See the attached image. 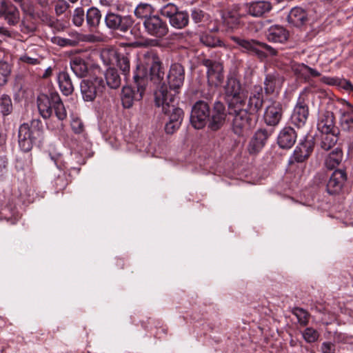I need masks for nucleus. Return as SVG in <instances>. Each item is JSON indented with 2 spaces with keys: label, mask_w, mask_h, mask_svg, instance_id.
I'll use <instances>...</instances> for the list:
<instances>
[{
  "label": "nucleus",
  "mask_w": 353,
  "mask_h": 353,
  "mask_svg": "<svg viewBox=\"0 0 353 353\" xmlns=\"http://www.w3.org/2000/svg\"><path fill=\"white\" fill-rule=\"evenodd\" d=\"M149 69L144 65H137L134 75L137 89L125 86L121 92V101L125 108H130L135 101H140L148 84H161L163 80L164 71L162 70L161 62L158 58L152 56L148 58Z\"/></svg>",
  "instance_id": "f257e3e1"
},
{
  "label": "nucleus",
  "mask_w": 353,
  "mask_h": 353,
  "mask_svg": "<svg viewBox=\"0 0 353 353\" xmlns=\"http://www.w3.org/2000/svg\"><path fill=\"white\" fill-rule=\"evenodd\" d=\"M154 101L157 107L161 108L163 112L169 114V121L166 123L165 130L168 134H172L180 127L183 112L181 108L174 106V94L168 93V87L164 83L155 91Z\"/></svg>",
  "instance_id": "f03ea898"
},
{
  "label": "nucleus",
  "mask_w": 353,
  "mask_h": 353,
  "mask_svg": "<svg viewBox=\"0 0 353 353\" xmlns=\"http://www.w3.org/2000/svg\"><path fill=\"white\" fill-rule=\"evenodd\" d=\"M43 139L42 126L38 121L24 123L19 128V146L23 152H29L33 145Z\"/></svg>",
  "instance_id": "7ed1b4c3"
},
{
  "label": "nucleus",
  "mask_w": 353,
  "mask_h": 353,
  "mask_svg": "<svg viewBox=\"0 0 353 353\" xmlns=\"http://www.w3.org/2000/svg\"><path fill=\"white\" fill-rule=\"evenodd\" d=\"M37 106L40 114L44 119L51 117L52 108L59 120L63 121L67 117L64 105L57 93H51L50 96L40 94L37 98Z\"/></svg>",
  "instance_id": "20e7f679"
},
{
  "label": "nucleus",
  "mask_w": 353,
  "mask_h": 353,
  "mask_svg": "<svg viewBox=\"0 0 353 353\" xmlns=\"http://www.w3.org/2000/svg\"><path fill=\"white\" fill-rule=\"evenodd\" d=\"M224 90L225 96L229 101L230 108L234 103L236 105H240L241 106L243 105L245 97L243 94L241 85L238 79L234 77H228Z\"/></svg>",
  "instance_id": "39448f33"
},
{
  "label": "nucleus",
  "mask_w": 353,
  "mask_h": 353,
  "mask_svg": "<svg viewBox=\"0 0 353 353\" xmlns=\"http://www.w3.org/2000/svg\"><path fill=\"white\" fill-rule=\"evenodd\" d=\"M210 108L207 103L198 101L192 107L190 122L196 129L203 128L207 123L210 117Z\"/></svg>",
  "instance_id": "423d86ee"
},
{
  "label": "nucleus",
  "mask_w": 353,
  "mask_h": 353,
  "mask_svg": "<svg viewBox=\"0 0 353 353\" xmlns=\"http://www.w3.org/2000/svg\"><path fill=\"white\" fill-rule=\"evenodd\" d=\"M202 63L207 68V77L209 84L214 86L220 85L224 78L222 63L210 59H203Z\"/></svg>",
  "instance_id": "0eeeda50"
},
{
  "label": "nucleus",
  "mask_w": 353,
  "mask_h": 353,
  "mask_svg": "<svg viewBox=\"0 0 353 353\" xmlns=\"http://www.w3.org/2000/svg\"><path fill=\"white\" fill-rule=\"evenodd\" d=\"M105 23L110 29L125 32L131 28L134 21L129 15L121 16L110 12L105 17Z\"/></svg>",
  "instance_id": "6e6552de"
},
{
  "label": "nucleus",
  "mask_w": 353,
  "mask_h": 353,
  "mask_svg": "<svg viewBox=\"0 0 353 353\" xmlns=\"http://www.w3.org/2000/svg\"><path fill=\"white\" fill-rule=\"evenodd\" d=\"M103 88V81L98 77L92 80H84L81 83L83 99L87 101H93L99 94L102 92Z\"/></svg>",
  "instance_id": "1a4fd4ad"
},
{
  "label": "nucleus",
  "mask_w": 353,
  "mask_h": 353,
  "mask_svg": "<svg viewBox=\"0 0 353 353\" xmlns=\"http://www.w3.org/2000/svg\"><path fill=\"white\" fill-rule=\"evenodd\" d=\"M230 39L241 47L243 51L256 56L261 61L265 59V43L254 39L247 40L235 36H232Z\"/></svg>",
  "instance_id": "9d476101"
},
{
  "label": "nucleus",
  "mask_w": 353,
  "mask_h": 353,
  "mask_svg": "<svg viewBox=\"0 0 353 353\" xmlns=\"http://www.w3.org/2000/svg\"><path fill=\"white\" fill-rule=\"evenodd\" d=\"M143 26L150 35L157 38L165 36L168 32L167 23L157 15H152V17L145 19Z\"/></svg>",
  "instance_id": "9b49d317"
},
{
  "label": "nucleus",
  "mask_w": 353,
  "mask_h": 353,
  "mask_svg": "<svg viewBox=\"0 0 353 353\" xmlns=\"http://www.w3.org/2000/svg\"><path fill=\"white\" fill-rule=\"evenodd\" d=\"M242 105H237L234 112V117L233 119V130L235 134L241 135L244 131L248 130L250 128V116L248 112L243 110Z\"/></svg>",
  "instance_id": "f8f14e48"
},
{
  "label": "nucleus",
  "mask_w": 353,
  "mask_h": 353,
  "mask_svg": "<svg viewBox=\"0 0 353 353\" xmlns=\"http://www.w3.org/2000/svg\"><path fill=\"white\" fill-rule=\"evenodd\" d=\"M226 116L225 105L219 101L215 102L208 119V128L213 131L218 130L225 123Z\"/></svg>",
  "instance_id": "ddd939ff"
},
{
  "label": "nucleus",
  "mask_w": 353,
  "mask_h": 353,
  "mask_svg": "<svg viewBox=\"0 0 353 353\" xmlns=\"http://www.w3.org/2000/svg\"><path fill=\"white\" fill-rule=\"evenodd\" d=\"M283 115L282 108L279 101L272 99L266 100V125H277Z\"/></svg>",
  "instance_id": "4468645a"
},
{
  "label": "nucleus",
  "mask_w": 353,
  "mask_h": 353,
  "mask_svg": "<svg viewBox=\"0 0 353 353\" xmlns=\"http://www.w3.org/2000/svg\"><path fill=\"white\" fill-rule=\"evenodd\" d=\"M184 79L185 72L183 67L178 63H172L168 74L170 88L172 90L179 89L183 85Z\"/></svg>",
  "instance_id": "2eb2a0df"
},
{
  "label": "nucleus",
  "mask_w": 353,
  "mask_h": 353,
  "mask_svg": "<svg viewBox=\"0 0 353 353\" xmlns=\"http://www.w3.org/2000/svg\"><path fill=\"white\" fill-rule=\"evenodd\" d=\"M309 115V109L304 99L299 98L291 117L292 122L298 128L303 126Z\"/></svg>",
  "instance_id": "dca6fc26"
},
{
  "label": "nucleus",
  "mask_w": 353,
  "mask_h": 353,
  "mask_svg": "<svg viewBox=\"0 0 353 353\" xmlns=\"http://www.w3.org/2000/svg\"><path fill=\"white\" fill-rule=\"evenodd\" d=\"M347 180V174L343 170H336L331 175L327 183V191L330 194H337L341 192Z\"/></svg>",
  "instance_id": "f3484780"
},
{
  "label": "nucleus",
  "mask_w": 353,
  "mask_h": 353,
  "mask_svg": "<svg viewBox=\"0 0 353 353\" xmlns=\"http://www.w3.org/2000/svg\"><path fill=\"white\" fill-rule=\"evenodd\" d=\"M0 17H3L9 25L14 26L19 21L20 14L14 5L1 1H0Z\"/></svg>",
  "instance_id": "a211bd4d"
},
{
  "label": "nucleus",
  "mask_w": 353,
  "mask_h": 353,
  "mask_svg": "<svg viewBox=\"0 0 353 353\" xmlns=\"http://www.w3.org/2000/svg\"><path fill=\"white\" fill-rule=\"evenodd\" d=\"M70 65L73 73L79 78L86 77L90 68L87 58L81 56L72 57Z\"/></svg>",
  "instance_id": "6ab92c4d"
},
{
  "label": "nucleus",
  "mask_w": 353,
  "mask_h": 353,
  "mask_svg": "<svg viewBox=\"0 0 353 353\" xmlns=\"http://www.w3.org/2000/svg\"><path fill=\"white\" fill-rule=\"evenodd\" d=\"M313 150V145L311 141H305L301 142L296 147L290 159V163L303 162L310 155Z\"/></svg>",
  "instance_id": "aec40b11"
},
{
  "label": "nucleus",
  "mask_w": 353,
  "mask_h": 353,
  "mask_svg": "<svg viewBox=\"0 0 353 353\" xmlns=\"http://www.w3.org/2000/svg\"><path fill=\"white\" fill-rule=\"evenodd\" d=\"M297 134L291 127L283 128L277 137V143L280 148L283 149L291 148L296 142Z\"/></svg>",
  "instance_id": "412c9836"
},
{
  "label": "nucleus",
  "mask_w": 353,
  "mask_h": 353,
  "mask_svg": "<svg viewBox=\"0 0 353 353\" xmlns=\"http://www.w3.org/2000/svg\"><path fill=\"white\" fill-rule=\"evenodd\" d=\"M317 128L322 133L338 130L334 124V116L333 112L330 111L322 112L318 119Z\"/></svg>",
  "instance_id": "4be33fe9"
},
{
  "label": "nucleus",
  "mask_w": 353,
  "mask_h": 353,
  "mask_svg": "<svg viewBox=\"0 0 353 353\" xmlns=\"http://www.w3.org/2000/svg\"><path fill=\"white\" fill-rule=\"evenodd\" d=\"M59 85L61 92L68 96L74 91V86L69 74L67 72H60L57 76Z\"/></svg>",
  "instance_id": "5701e85b"
},
{
  "label": "nucleus",
  "mask_w": 353,
  "mask_h": 353,
  "mask_svg": "<svg viewBox=\"0 0 353 353\" xmlns=\"http://www.w3.org/2000/svg\"><path fill=\"white\" fill-rule=\"evenodd\" d=\"M170 24L177 29H182L188 26L189 23V14L185 10L179 8L174 15L169 21Z\"/></svg>",
  "instance_id": "b1692460"
},
{
  "label": "nucleus",
  "mask_w": 353,
  "mask_h": 353,
  "mask_svg": "<svg viewBox=\"0 0 353 353\" xmlns=\"http://www.w3.org/2000/svg\"><path fill=\"white\" fill-rule=\"evenodd\" d=\"M306 19V13L301 8H292L288 16V22L294 26H302L305 22Z\"/></svg>",
  "instance_id": "393cba45"
},
{
  "label": "nucleus",
  "mask_w": 353,
  "mask_h": 353,
  "mask_svg": "<svg viewBox=\"0 0 353 353\" xmlns=\"http://www.w3.org/2000/svg\"><path fill=\"white\" fill-rule=\"evenodd\" d=\"M268 39L272 42L282 43L287 40L288 34L285 30L281 26H272L268 29V34L266 35Z\"/></svg>",
  "instance_id": "a878e982"
},
{
  "label": "nucleus",
  "mask_w": 353,
  "mask_h": 353,
  "mask_svg": "<svg viewBox=\"0 0 353 353\" xmlns=\"http://www.w3.org/2000/svg\"><path fill=\"white\" fill-rule=\"evenodd\" d=\"M101 20L100 10L94 7L89 8L86 12V23L90 29L94 30L98 28Z\"/></svg>",
  "instance_id": "bb28decb"
},
{
  "label": "nucleus",
  "mask_w": 353,
  "mask_h": 353,
  "mask_svg": "<svg viewBox=\"0 0 353 353\" xmlns=\"http://www.w3.org/2000/svg\"><path fill=\"white\" fill-rule=\"evenodd\" d=\"M343 157V152L341 149H334L325 158V165L326 168L330 170L336 168L341 163Z\"/></svg>",
  "instance_id": "cd10ccee"
},
{
  "label": "nucleus",
  "mask_w": 353,
  "mask_h": 353,
  "mask_svg": "<svg viewBox=\"0 0 353 353\" xmlns=\"http://www.w3.org/2000/svg\"><path fill=\"white\" fill-rule=\"evenodd\" d=\"M249 104L250 108L258 111L261 110L263 104V89L261 86H255L252 95L250 98Z\"/></svg>",
  "instance_id": "c85d7f7f"
},
{
  "label": "nucleus",
  "mask_w": 353,
  "mask_h": 353,
  "mask_svg": "<svg viewBox=\"0 0 353 353\" xmlns=\"http://www.w3.org/2000/svg\"><path fill=\"white\" fill-rule=\"evenodd\" d=\"M340 121L343 130H353V107L351 104L347 103V109L342 112Z\"/></svg>",
  "instance_id": "c756f323"
},
{
  "label": "nucleus",
  "mask_w": 353,
  "mask_h": 353,
  "mask_svg": "<svg viewBox=\"0 0 353 353\" xmlns=\"http://www.w3.org/2000/svg\"><path fill=\"white\" fill-rule=\"evenodd\" d=\"M265 130H260L255 134L254 138L249 144L250 153H256L260 151L264 145Z\"/></svg>",
  "instance_id": "7c9ffc66"
},
{
  "label": "nucleus",
  "mask_w": 353,
  "mask_h": 353,
  "mask_svg": "<svg viewBox=\"0 0 353 353\" xmlns=\"http://www.w3.org/2000/svg\"><path fill=\"white\" fill-rule=\"evenodd\" d=\"M106 83L112 89H116L121 85V78L117 71L111 67L105 73Z\"/></svg>",
  "instance_id": "2f4dec72"
},
{
  "label": "nucleus",
  "mask_w": 353,
  "mask_h": 353,
  "mask_svg": "<svg viewBox=\"0 0 353 353\" xmlns=\"http://www.w3.org/2000/svg\"><path fill=\"white\" fill-rule=\"evenodd\" d=\"M154 10L152 6L147 3H141L136 7L134 14L137 18L147 19L152 17Z\"/></svg>",
  "instance_id": "473e14b6"
},
{
  "label": "nucleus",
  "mask_w": 353,
  "mask_h": 353,
  "mask_svg": "<svg viewBox=\"0 0 353 353\" xmlns=\"http://www.w3.org/2000/svg\"><path fill=\"white\" fill-rule=\"evenodd\" d=\"M338 130H334L331 132L323 133L324 136L322 137L321 147L325 150H328L335 145L338 141Z\"/></svg>",
  "instance_id": "72a5a7b5"
},
{
  "label": "nucleus",
  "mask_w": 353,
  "mask_h": 353,
  "mask_svg": "<svg viewBox=\"0 0 353 353\" xmlns=\"http://www.w3.org/2000/svg\"><path fill=\"white\" fill-rule=\"evenodd\" d=\"M119 54L114 49H103L101 50L100 57L103 63L106 65H114L117 61Z\"/></svg>",
  "instance_id": "f704fd0d"
},
{
  "label": "nucleus",
  "mask_w": 353,
  "mask_h": 353,
  "mask_svg": "<svg viewBox=\"0 0 353 353\" xmlns=\"http://www.w3.org/2000/svg\"><path fill=\"white\" fill-rule=\"evenodd\" d=\"M12 103L10 96L2 94L0 96V112L3 116L9 115L12 111Z\"/></svg>",
  "instance_id": "c9c22d12"
},
{
  "label": "nucleus",
  "mask_w": 353,
  "mask_h": 353,
  "mask_svg": "<svg viewBox=\"0 0 353 353\" xmlns=\"http://www.w3.org/2000/svg\"><path fill=\"white\" fill-rule=\"evenodd\" d=\"M201 42L208 47L221 46L220 39L212 33H205L200 37Z\"/></svg>",
  "instance_id": "e433bc0d"
},
{
  "label": "nucleus",
  "mask_w": 353,
  "mask_h": 353,
  "mask_svg": "<svg viewBox=\"0 0 353 353\" xmlns=\"http://www.w3.org/2000/svg\"><path fill=\"white\" fill-rule=\"evenodd\" d=\"M248 12L253 17H261L265 12V2L257 1L251 3L248 7Z\"/></svg>",
  "instance_id": "4c0bfd02"
},
{
  "label": "nucleus",
  "mask_w": 353,
  "mask_h": 353,
  "mask_svg": "<svg viewBox=\"0 0 353 353\" xmlns=\"http://www.w3.org/2000/svg\"><path fill=\"white\" fill-rule=\"evenodd\" d=\"M10 72V65L6 62L0 61V86L6 84Z\"/></svg>",
  "instance_id": "58836bf2"
},
{
  "label": "nucleus",
  "mask_w": 353,
  "mask_h": 353,
  "mask_svg": "<svg viewBox=\"0 0 353 353\" xmlns=\"http://www.w3.org/2000/svg\"><path fill=\"white\" fill-rule=\"evenodd\" d=\"M302 336L307 343H312L318 340L319 333L316 330L312 327H307L303 331Z\"/></svg>",
  "instance_id": "ea45409f"
},
{
  "label": "nucleus",
  "mask_w": 353,
  "mask_h": 353,
  "mask_svg": "<svg viewBox=\"0 0 353 353\" xmlns=\"http://www.w3.org/2000/svg\"><path fill=\"white\" fill-rule=\"evenodd\" d=\"M179 8L174 3H168L159 9L161 14L170 20L174 15Z\"/></svg>",
  "instance_id": "a19ab883"
},
{
  "label": "nucleus",
  "mask_w": 353,
  "mask_h": 353,
  "mask_svg": "<svg viewBox=\"0 0 353 353\" xmlns=\"http://www.w3.org/2000/svg\"><path fill=\"white\" fill-rule=\"evenodd\" d=\"M281 81L279 79L274 77H266V94L278 92V89L280 88Z\"/></svg>",
  "instance_id": "79ce46f5"
},
{
  "label": "nucleus",
  "mask_w": 353,
  "mask_h": 353,
  "mask_svg": "<svg viewBox=\"0 0 353 353\" xmlns=\"http://www.w3.org/2000/svg\"><path fill=\"white\" fill-rule=\"evenodd\" d=\"M80 35L79 34H76V39H65L59 37H55L53 38V43L60 46H76L79 41Z\"/></svg>",
  "instance_id": "37998d69"
},
{
  "label": "nucleus",
  "mask_w": 353,
  "mask_h": 353,
  "mask_svg": "<svg viewBox=\"0 0 353 353\" xmlns=\"http://www.w3.org/2000/svg\"><path fill=\"white\" fill-rule=\"evenodd\" d=\"M116 63L124 75H126L129 73L130 61L127 57L123 54H119Z\"/></svg>",
  "instance_id": "c03bdc74"
},
{
  "label": "nucleus",
  "mask_w": 353,
  "mask_h": 353,
  "mask_svg": "<svg viewBox=\"0 0 353 353\" xmlns=\"http://www.w3.org/2000/svg\"><path fill=\"white\" fill-rule=\"evenodd\" d=\"M293 314L296 316L298 322L301 325H306L309 321V315L307 311L302 308L296 307Z\"/></svg>",
  "instance_id": "a18cd8bd"
},
{
  "label": "nucleus",
  "mask_w": 353,
  "mask_h": 353,
  "mask_svg": "<svg viewBox=\"0 0 353 353\" xmlns=\"http://www.w3.org/2000/svg\"><path fill=\"white\" fill-rule=\"evenodd\" d=\"M85 13L82 8H77L72 14V23L76 26H81L84 22Z\"/></svg>",
  "instance_id": "49530a36"
},
{
  "label": "nucleus",
  "mask_w": 353,
  "mask_h": 353,
  "mask_svg": "<svg viewBox=\"0 0 353 353\" xmlns=\"http://www.w3.org/2000/svg\"><path fill=\"white\" fill-rule=\"evenodd\" d=\"M223 20L230 28H234L239 23V17L230 12L223 16Z\"/></svg>",
  "instance_id": "de8ad7c7"
},
{
  "label": "nucleus",
  "mask_w": 353,
  "mask_h": 353,
  "mask_svg": "<svg viewBox=\"0 0 353 353\" xmlns=\"http://www.w3.org/2000/svg\"><path fill=\"white\" fill-rule=\"evenodd\" d=\"M293 71L301 77L307 79L308 66L303 63H295L292 66Z\"/></svg>",
  "instance_id": "09e8293b"
},
{
  "label": "nucleus",
  "mask_w": 353,
  "mask_h": 353,
  "mask_svg": "<svg viewBox=\"0 0 353 353\" xmlns=\"http://www.w3.org/2000/svg\"><path fill=\"white\" fill-rule=\"evenodd\" d=\"M69 8L68 3L65 0H57L54 3V10L57 14L64 13Z\"/></svg>",
  "instance_id": "8fccbe9b"
},
{
  "label": "nucleus",
  "mask_w": 353,
  "mask_h": 353,
  "mask_svg": "<svg viewBox=\"0 0 353 353\" xmlns=\"http://www.w3.org/2000/svg\"><path fill=\"white\" fill-rule=\"evenodd\" d=\"M19 60L29 65H37L40 63V59L38 57H33L30 56L28 54L21 55L19 58Z\"/></svg>",
  "instance_id": "3c124183"
},
{
  "label": "nucleus",
  "mask_w": 353,
  "mask_h": 353,
  "mask_svg": "<svg viewBox=\"0 0 353 353\" xmlns=\"http://www.w3.org/2000/svg\"><path fill=\"white\" fill-rule=\"evenodd\" d=\"M21 31L25 34L33 32L36 30L35 25L32 23L26 22L23 20L20 25Z\"/></svg>",
  "instance_id": "603ef678"
},
{
  "label": "nucleus",
  "mask_w": 353,
  "mask_h": 353,
  "mask_svg": "<svg viewBox=\"0 0 353 353\" xmlns=\"http://www.w3.org/2000/svg\"><path fill=\"white\" fill-rule=\"evenodd\" d=\"M71 128L76 134H80L83 131V124L79 119H73L71 121Z\"/></svg>",
  "instance_id": "864d4df0"
},
{
  "label": "nucleus",
  "mask_w": 353,
  "mask_h": 353,
  "mask_svg": "<svg viewBox=\"0 0 353 353\" xmlns=\"http://www.w3.org/2000/svg\"><path fill=\"white\" fill-rule=\"evenodd\" d=\"M191 15L192 20L196 23L202 22L205 18V13L202 10L196 9L192 11Z\"/></svg>",
  "instance_id": "5fc2aeb1"
},
{
  "label": "nucleus",
  "mask_w": 353,
  "mask_h": 353,
  "mask_svg": "<svg viewBox=\"0 0 353 353\" xmlns=\"http://www.w3.org/2000/svg\"><path fill=\"white\" fill-rule=\"evenodd\" d=\"M339 85L347 91L353 92V85L347 80L341 79Z\"/></svg>",
  "instance_id": "6e6d98bb"
},
{
  "label": "nucleus",
  "mask_w": 353,
  "mask_h": 353,
  "mask_svg": "<svg viewBox=\"0 0 353 353\" xmlns=\"http://www.w3.org/2000/svg\"><path fill=\"white\" fill-rule=\"evenodd\" d=\"M333 344L330 342H323L321 345V351L323 353H332Z\"/></svg>",
  "instance_id": "4d7b16f0"
},
{
  "label": "nucleus",
  "mask_w": 353,
  "mask_h": 353,
  "mask_svg": "<svg viewBox=\"0 0 353 353\" xmlns=\"http://www.w3.org/2000/svg\"><path fill=\"white\" fill-rule=\"evenodd\" d=\"M323 81L328 85H339L340 79L334 77H323Z\"/></svg>",
  "instance_id": "13d9d810"
},
{
  "label": "nucleus",
  "mask_w": 353,
  "mask_h": 353,
  "mask_svg": "<svg viewBox=\"0 0 353 353\" xmlns=\"http://www.w3.org/2000/svg\"><path fill=\"white\" fill-rule=\"evenodd\" d=\"M100 3L105 7H114L117 6L116 0H100Z\"/></svg>",
  "instance_id": "bf43d9fd"
},
{
  "label": "nucleus",
  "mask_w": 353,
  "mask_h": 353,
  "mask_svg": "<svg viewBox=\"0 0 353 353\" xmlns=\"http://www.w3.org/2000/svg\"><path fill=\"white\" fill-rule=\"evenodd\" d=\"M321 75L320 72L315 69H313L308 66V70L307 72V78L311 77H317Z\"/></svg>",
  "instance_id": "052dcab7"
},
{
  "label": "nucleus",
  "mask_w": 353,
  "mask_h": 353,
  "mask_svg": "<svg viewBox=\"0 0 353 353\" xmlns=\"http://www.w3.org/2000/svg\"><path fill=\"white\" fill-rule=\"evenodd\" d=\"M276 54V51L272 47L266 45V57L268 55H275Z\"/></svg>",
  "instance_id": "680f3d73"
},
{
  "label": "nucleus",
  "mask_w": 353,
  "mask_h": 353,
  "mask_svg": "<svg viewBox=\"0 0 353 353\" xmlns=\"http://www.w3.org/2000/svg\"><path fill=\"white\" fill-rule=\"evenodd\" d=\"M51 73H52V69H51V68H48L46 70V72L43 74V77L44 78H46V77H49L51 74Z\"/></svg>",
  "instance_id": "e2e57ef3"
},
{
  "label": "nucleus",
  "mask_w": 353,
  "mask_h": 353,
  "mask_svg": "<svg viewBox=\"0 0 353 353\" xmlns=\"http://www.w3.org/2000/svg\"><path fill=\"white\" fill-rule=\"evenodd\" d=\"M270 10H271V6H270V3L266 1V8H265V10H266V12H268Z\"/></svg>",
  "instance_id": "0e129e2a"
},
{
  "label": "nucleus",
  "mask_w": 353,
  "mask_h": 353,
  "mask_svg": "<svg viewBox=\"0 0 353 353\" xmlns=\"http://www.w3.org/2000/svg\"><path fill=\"white\" fill-rule=\"evenodd\" d=\"M77 1H78V0H70V2H72V3H75V2H77Z\"/></svg>",
  "instance_id": "69168bd1"
},
{
  "label": "nucleus",
  "mask_w": 353,
  "mask_h": 353,
  "mask_svg": "<svg viewBox=\"0 0 353 353\" xmlns=\"http://www.w3.org/2000/svg\"><path fill=\"white\" fill-rule=\"evenodd\" d=\"M15 2H17V3H19V2H21L22 0H14Z\"/></svg>",
  "instance_id": "338daca9"
},
{
  "label": "nucleus",
  "mask_w": 353,
  "mask_h": 353,
  "mask_svg": "<svg viewBox=\"0 0 353 353\" xmlns=\"http://www.w3.org/2000/svg\"><path fill=\"white\" fill-rule=\"evenodd\" d=\"M8 32V30H4V34H6Z\"/></svg>",
  "instance_id": "774afa93"
}]
</instances>
